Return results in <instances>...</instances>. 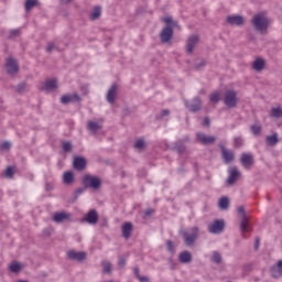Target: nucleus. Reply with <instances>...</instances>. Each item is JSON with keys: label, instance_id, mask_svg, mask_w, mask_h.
I'll use <instances>...</instances> for the list:
<instances>
[{"label": "nucleus", "instance_id": "obj_38", "mask_svg": "<svg viewBox=\"0 0 282 282\" xmlns=\"http://www.w3.org/2000/svg\"><path fill=\"white\" fill-rule=\"evenodd\" d=\"M15 91L18 94H25V91H28V83L21 82L20 84H18V86L15 87Z\"/></svg>", "mask_w": 282, "mask_h": 282}, {"label": "nucleus", "instance_id": "obj_51", "mask_svg": "<svg viewBox=\"0 0 282 282\" xmlns=\"http://www.w3.org/2000/svg\"><path fill=\"white\" fill-rule=\"evenodd\" d=\"M80 91L83 96H87V94H89V86L88 85L80 86Z\"/></svg>", "mask_w": 282, "mask_h": 282}, {"label": "nucleus", "instance_id": "obj_54", "mask_svg": "<svg viewBox=\"0 0 282 282\" xmlns=\"http://www.w3.org/2000/svg\"><path fill=\"white\" fill-rule=\"evenodd\" d=\"M261 243V239L259 237H256L254 239V246H253V249L257 251L259 250V246Z\"/></svg>", "mask_w": 282, "mask_h": 282}, {"label": "nucleus", "instance_id": "obj_30", "mask_svg": "<svg viewBox=\"0 0 282 282\" xmlns=\"http://www.w3.org/2000/svg\"><path fill=\"white\" fill-rule=\"evenodd\" d=\"M267 144H269V147H276V144H279V134L273 133L272 135H268Z\"/></svg>", "mask_w": 282, "mask_h": 282}, {"label": "nucleus", "instance_id": "obj_11", "mask_svg": "<svg viewBox=\"0 0 282 282\" xmlns=\"http://www.w3.org/2000/svg\"><path fill=\"white\" fill-rule=\"evenodd\" d=\"M185 107L188 109V111H192V113H197V111L202 110V98L195 97L192 104L186 100Z\"/></svg>", "mask_w": 282, "mask_h": 282}, {"label": "nucleus", "instance_id": "obj_44", "mask_svg": "<svg viewBox=\"0 0 282 282\" xmlns=\"http://www.w3.org/2000/svg\"><path fill=\"white\" fill-rule=\"evenodd\" d=\"M4 174H6V177H9V180H12V177H14V167L8 166L6 169Z\"/></svg>", "mask_w": 282, "mask_h": 282}, {"label": "nucleus", "instance_id": "obj_47", "mask_svg": "<svg viewBox=\"0 0 282 282\" xmlns=\"http://www.w3.org/2000/svg\"><path fill=\"white\" fill-rule=\"evenodd\" d=\"M11 147H12V143H10L9 141H4L1 143L0 149L2 151H10Z\"/></svg>", "mask_w": 282, "mask_h": 282}, {"label": "nucleus", "instance_id": "obj_23", "mask_svg": "<svg viewBox=\"0 0 282 282\" xmlns=\"http://www.w3.org/2000/svg\"><path fill=\"white\" fill-rule=\"evenodd\" d=\"M240 231L250 232V219L248 218V215L240 216Z\"/></svg>", "mask_w": 282, "mask_h": 282}, {"label": "nucleus", "instance_id": "obj_13", "mask_svg": "<svg viewBox=\"0 0 282 282\" xmlns=\"http://www.w3.org/2000/svg\"><path fill=\"white\" fill-rule=\"evenodd\" d=\"M197 43H199V35L192 34L187 37V41H186V52H187V54H193Z\"/></svg>", "mask_w": 282, "mask_h": 282}, {"label": "nucleus", "instance_id": "obj_43", "mask_svg": "<svg viewBox=\"0 0 282 282\" xmlns=\"http://www.w3.org/2000/svg\"><path fill=\"white\" fill-rule=\"evenodd\" d=\"M212 261L219 265V263H221V254L217 251H214L213 257H212Z\"/></svg>", "mask_w": 282, "mask_h": 282}, {"label": "nucleus", "instance_id": "obj_26", "mask_svg": "<svg viewBox=\"0 0 282 282\" xmlns=\"http://www.w3.org/2000/svg\"><path fill=\"white\" fill-rule=\"evenodd\" d=\"M65 219H69V215H67L65 212L55 213L53 216V221L56 224H62V221H65Z\"/></svg>", "mask_w": 282, "mask_h": 282}, {"label": "nucleus", "instance_id": "obj_24", "mask_svg": "<svg viewBox=\"0 0 282 282\" xmlns=\"http://www.w3.org/2000/svg\"><path fill=\"white\" fill-rule=\"evenodd\" d=\"M180 263H191L193 261V254L189 251H182L178 254Z\"/></svg>", "mask_w": 282, "mask_h": 282}, {"label": "nucleus", "instance_id": "obj_50", "mask_svg": "<svg viewBox=\"0 0 282 282\" xmlns=\"http://www.w3.org/2000/svg\"><path fill=\"white\" fill-rule=\"evenodd\" d=\"M118 265L120 268H124V265H127V259H124V257L120 256L119 260H118Z\"/></svg>", "mask_w": 282, "mask_h": 282}, {"label": "nucleus", "instance_id": "obj_59", "mask_svg": "<svg viewBox=\"0 0 282 282\" xmlns=\"http://www.w3.org/2000/svg\"><path fill=\"white\" fill-rule=\"evenodd\" d=\"M53 188H54V186H52V184H50V183H46V184H45V191H46V193H50V191H53Z\"/></svg>", "mask_w": 282, "mask_h": 282}, {"label": "nucleus", "instance_id": "obj_52", "mask_svg": "<svg viewBox=\"0 0 282 282\" xmlns=\"http://www.w3.org/2000/svg\"><path fill=\"white\" fill-rule=\"evenodd\" d=\"M155 214V209L148 208L144 212V217H152Z\"/></svg>", "mask_w": 282, "mask_h": 282}, {"label": "nucleus", "instance_id": "obj_42", "mask_svg": "<svg viewBox=\"0 0 282 282\" xmlns=\"http://www.w3.org/2000/svg\"><path fill=\"white\" fill-rule=\"evenodd\" d=\"M166 248H167V252H170V254H175V245L173 243V240L166 241Z\"/></svg>", "mask_w": 282, "mask_h": 282}, {"label": "nucleus", "instance_id": "obj_41", "mask_svg": "<svg viewBox=\"0 0 282 282\" xmlns=\"http://www.w3.org/2000/svg\"><path fill=\"white\" fill-rule=\"evenodd\" d=\"M241 147H243V139L241 137H236L234 139V148L241 149Z\"/></svg>", "mask_w": 282, "mask_h": 282}, {"label": "nucleus", "instance_id": "obj_27", "mask_svg": "<svg viewBox=\"0 0 282 282\" xmlns=\"http://www.w3.org/2000/svg\"><path fill=\"white\" fill-rule=\"evenodd\" d=\"M63 183L68 186H69V184H74V172H72V171L64 172Z\"/></svg>", "mask_w": 282, "mask_h": 282}, {"label": "nucleus", "instance_id": "obj_6", "mask_svg": "<svg viewBox=\"0 0 282 282\" xmlns=\"http://www.w3.org/2000/svg\"><path fill=\"white\" fill-rule=\"evenodd\" d=\"M224 228H226L224 219H216L208 226V230L212 235H220V232H224Z\"/></svg>", "mask_w": 282, "mask_h": 282}, {"label": "nucleus", "instance_id": "obj_31", "mask_svg": "<svg viewBox=\"0 0 282 282\" xmlns=\"http://www.w3.org/2000/svg\"><path fill=\"white\" fill-rule=\"evenodd\" d=\"M164 23H166L165 28H171L172 30L173 28H180V22L173 20L172 17L165 18Z\"/></svg>", "mask_w": 282, "mask_h": 282}, {"label": "nucleus", "instance_id": "obj_64", "mask_svg": "<svg viewBox=\"0 0 282 282\" xmlns=\"http://www.w3.org/2000/svg\"><path fill=\"white\" fill-rule=\"evenodd\" d=\"M177 172L178 173H184V169L183 167H178Z\"/></svg>", "mask_w": 282, "mask_h": 282}, {"label": "nucleus", "instance_id": "obj_55", "mask_svg": "<svg viewBox=\"0 0 282 282\" xmlns=\"http://www.w3.org/2000/svg\"><path fill=\"white\" fill-rule=\"evenodd\" d=\"M238 213H239L240 217L246 216V207L239 206L238 207Z\"/></svg>", "mask_w": 282, "mask_h": 282}, {"label": "nucleus", "instance_id": "obj_7", "mask_svg": "<svg viewBox=\"0 0 282 282\" xmlns=\"http://www.w3.org/2000/svg\"><path fill=\"white\" fill-rule=\"evenodd\" d=\"M196 139L204 147H208V144H215V142H217V137L206 135L204 132L196 133Z\"/></svg>", "mask_w": 282, "mask_h": 282}, {"label": "nucleus", "instance_id": "obj_58", "mask_svg": "<svg viewBox=\"0 0 282 282\" xmlns=\"http://www.w3.org/2000/svg\"><path fill=\"white\" fill-rule=\"evenodd\" d=\"M170 115H171V110H169V109H163L161 111V118H164V116H170Z\"/></svg>", "mask_w": 282, "mask_h": 282}, {"label": "nucleus", "instance_id": "obj_1", "mask_svg": "<svg viewBox=\"0 0 282 282\" xmlns=\"http://www.w3.org/2000/svg\"><path fill=\"white\" fill-rule=\"evenodd\" d=\"M83 187H78L73 193V202H76L80 195L87 191V188H93L94 191H98L100 186H102V181L98 176H93L90 174L84 175L82 180Z\"/></svg>", "mask_w": 282, "mask_h": 282}, {"label": "nucleus", "instance_id": "obj_53", "mask_svg": "<svg viewBox=\"0 0 282 282\" xmlns=\"http://www.w3.org/2000/svg\"><path fill=\"white\" fill-rule=\"evenodd\" d=\"M56 46H54V42H48L47 43V47H46V52L48 54H52L53 50L55 48Z\"/></svg>", "mask_w": 282, "mask_h": 282}, {"label": "nucleus", "instance_id": "obj_29", "mask_svg": "<svg viewBox=\"0 0 282 282\" xmlns=\"http://www.w3.org/2000/svg\"><path fill=\"white\" fill-rule=\"evenodd\" d=\"M88 131H91L93 133H97V131H100L102 129V126L96 121H88L87 123Z\"/></svg>", "mask_w": 282, "mask_h": 282}, {"label": "nucleus", "instance_id": "obj_39", "mask_svg": "<svg viewBox=\"0 0 282 282\" xmlns=\"http://www.w3.org/2000/svg\"><path fill=\"white\" fill-rule=\"evenodd\" d=\"M271 118H282V109L281 108H273L270 112Z\"/></svg>", "mask_w": 282, "mask_h": 282}, {"label": "nucleus", "instance_id": "obj_16", "mask_svg": "<svg viewBox=\"0 0 282 282\" xmlns=\"http://www.w3.org/2000/svg\"><path fill=\"white\" fill-rule=\"evenodd\" d=\"M240 164H242L243 169L254 166V156H252L250 153H242L240 156Z\"/></svg>", "mask_w": 282, "mask_h": 282}, {"label": "nucleus", "instance_id": "obj_57", "mask_svg": "<svg viewBox=\"0 0 282 282\" xmlns=\"http://www.w3.org/2000/svg\"><path fill=\"white\" fill-rule=\"evenodd\" d=\"M133 272H134L135 279L139 280V278H141V275H140V268L135 267V268L133 269Z\"/></svg>", "mask_w": 282, "mask_h": 282}, {"label": "nucleus", "instance_id": "obj_21", "mask_svg": "<svg viewBox=\"0 0 282 282\" xmlns=\"http://www.w3.org/2000/svg\"><path fill=\"white\" fill-rule=\"evenodd\" d=\"M121 232H122L123 239H130L131 232H133V223L131 221L123 223L121 227Z\"/></svg>", "mask_w": 282, "mask_h": 282}, {"label": "nucleus", "instance_id": "obj_63", "mask_svg": "<svg viewBox=\"0 0 282 282\" xmlns=\"http://www.w3.org/2000/svg\"><path fill=\"white\" fill-rule=\"evenodd\" d=\"M184 142H191V138L185 137V138H184Z\"/></svg>", "mask_w": 282, "mask_h": 282}, {"label": "nucleus", "instance_id": "obj_61", "mask_svg": "<svg viewBox=\"0 0 282 282\" xmlns=\"http://www.w3.org/2000/svg\"><path fill=\"white\" fill-rule=\"evenodd\" d=\"M139 281L140 282H149V276H147V275H141V278H139Z\"/></svg>", "mask_w": 282, "mask_h": 282}, {"label": "nucleus", "instance_id": "obj_15", "mask_svg": "<svg viewBox=\"0 0 282 282\" xmlns=\"http://www.w3.org/2000/svg\"><path fill=\"white\" fill-rule=\"evenodd\" d=\"M73 167L75 171H85L87 169V159L85 156H74Z\"/></svg>", "mask_w": 282, "mask_h": 282}, {"label": "nucleus", "instance_id": "obj_18", "mask_svg": "<svg viewBox=\"0 0 282 282\" xmlns=\"http://www.w3.org/2000/svg\"><path fill=\"white\" fill-rule=\"evenodd\" d=\"M226 21L229 25H237L238 28L246 24L243 15H228Z\"/></svg>", "mask_w": 282, "mask_h": 282}, {"label": "nucleus", "instance_id": "obj_40", "mask_svg": "<svg viewBox=\"0 0 282 282\" xmlns=\"http://www.w3.org/2000/svg\"><path fill=\"white\" fill-rule=\"evenodd\" d=\"M220 96H221V94H219V91L213 93L209 96L210 102H214V105H217V102H219V100H220Z\"/></svg>", "mask_w": 282, "mask_h": 282}, {"label": "nucleus", "instance_id": "obj_12", "mask_svg": "<svg viewBox=\"0 0 282 282\" xmlns=\"http://www.w3.org/2000/svg\"><path fill=\"white\" fill-rule=\"evenodd\" d=\"M174 31L171 26H164L160 33L161 43H171Z\"/></svg>", "mask_w": 282, "mask_h": 282}, {"label": "nucleus", "instance_id": "obj_35", "mask_svg": "<svg viewBox=\"0 0 282 282\" xmlns=\"http://www.w3.org/2000/svg\"><path fill=\"white\" fill-rule=\"evenodd\" d=\"M39 6V0H25V11L30 12V10L36 8Z\"/></svg>", "mask_w": 282, "mask_h": 282}, {"label": "nucleus", "instance_id": "obj_3", "mask_svg": "<svg viewBox=\"0 0 282 282\" xmlns=\"http://www.w3.org/2000/svg\"><path fill=\"white\" fill-rule=\"evenodd\" d=\"M180 235L183 237L185 246L191 248V246H195V241H197L199 237V227H192L191 234L186 230H181Z\"/></svg>", "mask_w": 282, "mask_h": 282}, {"label": "nucleus", "instance_id": "obj_25", "mask_svg": "<svg viewBox=\"0 0 282 282\" xmlns=\"http://www.w3.org/2000/svg\"><path fill=\"white\" fill-rule=\"evenodd\" d=\"M265 67V59L258 57L256 61L252 63V69L254 72H263V68Z\"/></svg>", "mask_w": 282, "mask_h": 282}, {"label": "nucleus", "instance_id": "obj_45", "mask_svg": "<svg viewBox=\"0 0 282 282\" xmlns=\"http://www.w3.org/2000/svg\"><path fill=\"white\" fill-rule=\"evenodd\" d=\"M251 132L253 133V135H259L261 133V126L260 124H252L250 127Z\"/></svg>", "mask_w": 282, "mask_h": 282}, {"label": "nucleus", "instance_id": "obj_33", "mask_svg": "<svg viewBox=\"0 0 282 282\" xmlns=\"http://www.w3.org/2000/svg\"><path fill=\"white\" fill-rule=\"evenodd\" d=\"M101 12L102 8H100L99 6L95 7L93 13L90 14V21H96L100 19Z\"/></svg>", "mask_w": 282, "mask_h": 282}, {"label": "nucleus", "instance_id": "obj_60", "mask_svg": "<svg viewBox=\"0 0 282 282\" xmlns=\"http://www.w3.org/2000/svg\"><path fill=\"white\" fill-rule=\"evenodd\" d=\"M108 226H109V223H108L107 218H104L102 223H101V228H107Z\"/></svg>", "mask_w": 282, "mask_h": 282}, {"label": "nucleus", "instance_id": "obj_22", "mask_svg": "<svg viewBox=\"0 0 282 282\" xmlns=\"http://www.w3.org/2000/svg\"><path fill=\"white\" fill-rule=\"evenodd\" d=\"M86 221L87 224H90V226H96L98 224V212L96 209H90L86 214Z\"/></svg>", "mask_w": 282, "mask_h": 282}, {"label": "nucleus", "instance_id": "obj_2", "mask_svg": "<svg viewBox=\"0 0 282 282\" xmlns=\"http://www.w3.org/2000/svg\"><path fill=\"white\" fill-rule=\"evenodd\" d=\"M251 25L256 32L265 34V32H268V28H270V19L261 13H258L251 19Z\"/></svg>", "mask_w": 282, "mask_h": 282}, {"label": "nucleus", "instance_id": "obj_48", "mask_svg": "<svg viewBox=\"0 0 282 282\" xmlns=\"http://www.w3.org/2000/svg\"><path fill=\"white\" fill-rule=\"evenodd\" d=\"M104 272H105V274H111V263L110 262L104 263Z\"/></svg>", "mask_w": 282, "mask_h": 282}, {"label": "nucleus", "instance_id": "obj_36", "mask_svg": "<svg viewBox=\"0 0 282 282\" xmlns=\"http://www.w3.org/2000/svg\"><path fill=\"white\" fill-rule=\"evenodd\" d=\"M62 149L64 153H72L74 145L70 143V141H63Z\"/></svg>", "mask_w": 282, "mask_h": 282}, {"label": "nucleus", "instance_id": "obj_28", "mask_svg": "<svg viewBox=\"0 0 282 282\" xmlns=\"http://www.w3.org/2000/svg\"><path fill=\"white\" fill-rule=\"evenodd\" d=\"M218 206L220 210H228V208H230V199L226 196H223L218 202Z\"/></svg>", "mask_w": 282, "mask_h": 282}, {"label": "nucleus", "instance_id": "obj_34", "mask_svg": "<svg viewBox=\"0 0 282 282\" xmlns=\"http://www.w3.org/2000/svg\"><path fill=\"white\" fill-rule=\"evenodd\" d=\"M133 147L138 149V151H143V149H145L147 147V142H144V138L137 139L134 141Z\"/></svg>", "mask_w": 282, "mask_h": 282}, {"label": "nucleus", "instance_id": "obj_49", "mask_svg": "<svg viewBox=\"0 0 282 282\" xmlns=\"http://www.w3.org/2000/svg\"><path fill=\"white\" fill-rule=\"evenodd\" d=\"M206 64H207L206 59H200V63H196L194 67L196 70H199L202 69V67H206Z\"/></svg>", "mask_w": 282, "mask_h": 282}, {"label": "nucleus", "instance_id": "obj_62", "mask_svg": "<svg viewBox=\"0 0 282 282\" xmlns=\"http://www.w3.org/2000/svg\"><path fill=\"white\" fill-rule=\"evenodd\" d=\"M61 3H63L64 6H69V3H72V0H59Z\"/></svg>", "mask_w": 282, "mask_h": 282}, {"label": "nucleus", "instance_id": "obj_17", "mask_svg": "<svg viewBox=\"0 0 282 282\" xmlns=\"http://www.w3.org/2000/svg\"><path fill=\"white\" fill-rule=\"evenodd\" d=\"M67 258L70 259V261L83 262L87 259V253L85 251L76 252L75 250H70L67 252Z\"/></svg>", "mask_w": 282, "mask_h": 282}, {"label": "nucleus", "instance_id": "obj_4", "mask_svg": "<svg viewBox=\"0 0 282 282\" xmlns=\"http://www.w3.org/2000/svg\"><path fill=\"white\" fill-rule=\"evenodd\" d=\"M237 93L235 89H228L225 93V97H224V105L226 107H228V109H235V107H237Z\"/></svg>", "mask_w": 282, "mask_h": 282}, {"label": "nucleus", "instance_id": "obj_56", "mask_svg": "<svg viewBox=\"0 0 282 282\" xmlns=\"http://www.w3.org/2000/svg\"><path fill=\"white\" fill-rule=\"evenodd\" d=\"M203 127H210V118L205 117L203 120Z\"/></svg>", "mask_w": 282, "mask_h": 282}, {"label": "nucleus", "instance_id": "obj_37", "mask_svg": "<svg viewBox=\"0 0 282 282\" xmlns=\"http://www.w3.org/2000/svg\"><path fill=\"white\" fill-rule=\"evenodd\" d=\"M174 151H177L180 155L186 151V145L182 141H177L174 145Z\"/></svg>", "mask_w": 282, "mask_h": 282}, {"label": "nucleus", "instance_id": "obj_10", "mask_svg": "<svg viewBox=\"0 0 282 282\" xmlns=\"http://www.w3.org/2000/svg\"><path fill=\"white\" fill-rule=\"evenodd\" d=\"M80 100L83 99L80 98V95H78V93L66 94L61 97L62 105H69V102L76 104L80 102Z\"/></svg>", "mask_w": 282, "mask_h": 282}, {"label": "nucleus", "instance_id": "obj_20", "mask_svg": "<svg viewBox=\"0 0 282 282\" xmlns=\"http://www.w3.org/2000/svg\"><path fill=\"white\" fill-rule=\"evenodd\" d=\"M270 274L272 279H281L282 276V260H279L276 264L270 268Z\"/></svg>", "mask_w": 282, "mask_h": 282}, {"label": "nucleus", "instance_id": "obj_9", "mask_svg": "<svg viewBox=\"0 0 282 282\" xmlns=\"http://www.w3.org/2000/svg\"><path fill=\"white\" fill-rule=\"evenodd\" d=\"M241 177V172H239V169L237 166H232L229 169V176L226 181L228 186H232Z\"/></svg>", "mask_w": 282, "mask_h": 282}, {"label": "nucleus", "instance_id": "obj_5", "mask_svg": "<svg viewBox=\"0 0 282 282\" xmlns=\"http://www.w3.org/2000/svg\"><path fill=\"white\" fill-rule=\"evenodd\" d=\"M223 158L224 164H232L235 162V152L232 150L226 149L221 142L218 144Z\"/></svg>", "mask_w": 282, "mask_h": 282}, {"label": "nucleus", "instance_id": "obj_14", "mask_svg": "<svg viewBox=\"0 0 282 282\" xmlns=\"http://www.w3.org/2000/svg\"><path fill=\"white\" fill-rule=\"evenodd\" d=\"M117 96H118V84H112L106 95L107 102H109V105H115Z\"/></svg>", "mask_w": 282, "mask_h": 282}, {"label": "nucleus", "instance_id": "obj_8", "mask_svg": "<svg viewBox=\"0 0 282 282\" xmlns=\"http://www.w3.org/2000/svg\"><path fill=\"white\" fill-rule=\"evenodd\" d=\"M7 73L10 76H14V74H19V63L17 59L9 57L6 63Z\"/></svg>", "mask_w": 282, "mask_h": 282}, {"label": "nucleus", "instance_id": "obj_19", "mask_svg": "<svg viewBox=\"0 0 282 282\" xmlns=\"http://www.w3.org/2000/svg\"><path fill=\"white\" fill-rule=\"evenodd\" d=\"M42 91H54V89H58V79L53 78V79H47L43 86H42Z\"/></svg>", "mask_w": 282, "mask_h": 282}, {"label": "nucleus", "instance_id": "obj_32", "mask_svg": "<svg viewBox=\"0 0 282 282\" xmlns=\"http://www.w3.org/2000/svg\"><path fill=\"white\" fill-rule=\"evenodd\" d=\"M10 272H13L14 274L19 273L20 270H23V267L18 261L11 262L9 265Z\"/></svg>", "mask_w": 282, "mask_h": 282}, {"label": "nucleus", "instance_id": "obj_46", "mask_svg": "<svg viewBox=\"0 0 282 282\" xmlns=\"http://www.w3.org/2000/svg\"><path fill=\"white\" fill-rule=\"evenodd\" d=\"M17 36H21V29H13L10 31L9 39H17Z\"/></svg>", "mask_w": 282, "mask_h": 282}]
</instances>
